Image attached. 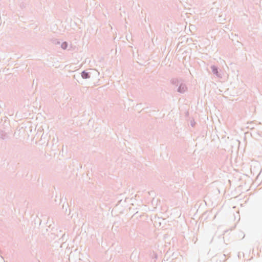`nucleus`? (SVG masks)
Returning a JSON list of instances; mask_svg holds the SVG:
<instances>
[{
    "label": "nucleus",
    "instance_id": "nucleus-10",
    "mask_svg": "<svg viewBox=\"0 0 262 262\" xmlns=\"http://www.w3.org/2000/svg\"><path fill=\"white\" fill-rule=\"evenodd\" d=\"M122 199H120L118 201V203L119 204H121V202H122Z\"/></svg>",
    "mask_w": 262,
    "mask_h": 262
},
{
    "label": "nucleus",
    "instance_id": "nucleus-14",
    "mask_svg": "<svg viewBox=\"0 0 262 262\" xmlns=\"http://www.w3.org/2000/svg\"><path fill=\"white\" fill-rule=\"evenodd\" d=\"M17 134H18V135L19 136V134H20V131L19 132H17Z\"/></svg>",
    "mask_w": 262,
    "mask_h": 262
},
{
    "label": "nucleus",
    "instance_id": "nucleus-7",
    "mask_svg": "<svg viewBox=\"0 0 262 262\" xmlns=\"http://www.w3.org/2000/svg\"><path fill=\"white\" fill-rule=\"evenodd\" d=\"M68 43L66 41L63 42L61 45V47L64 50L68 48Z\"/></svg>",
    "mask_w": 262,
    "mask_h": 262
},
{
    "label": "nucleus",
    "instance_id": "nucleus-11",
    "mask_svg": "<svg viewBox=\"0 0 262 262\" xmlns=\"http://www.w3.org/2000/svg\"><path fill=\"white\" fill-rule=\"evenodd\" d=\"M56 44H60V42L59 41H57V43H56Z\"/></svg>",
    "mask_w": 262,
    "mask_h": 262
},
{
    "label": "nucleus",
    "instance_id": "nucleus-2",
    "mask_svg": "<svg viewBox=\"0 0 262 262\" xmlns=\"http://www.w3.org/2000/svg\"><path fill=\"white\" fill-rule=\"evenodd\" d=\"M187 90V86L185 84L180 83L178 85L177 91L181 94L184 93Z\"/></svg>",
    "mask_w": 262,
    "mask_h": 262
},
{
    "label": "nucleus",
    "instance_id": "nucleus-4",
    "mask_svg": "<svg viewBox=\"0 0 262 262\" xmlns=\"http://www.w3.org/2000/svg\"><path fill=\"white\" fill-rule=\"evenodd\" d=\"M69 207V205L68 203L66 204L62 205V210L64 212L65 214L67 215H69L70 214L71 210L69 209V212L68 211V208Z\"/></svg>",
    "mask_w": 262,
    "mask_h": 262
},
{
    "label": "nucleus",
    "instance_id": "nucleus-5",
    "mask_svg": "<svg viewBox=\"0 0 262 262\" xmlns=\"http://www.w3.org/2000/svg\"><path fill=\"white\" fill-rule=\"evenodd\" d=\"M8 137L9 136L6 133L2 130H0V138L2 139L3 140H5L8 138Z\"/></svg>",
    "mask_w": 262,
    "mask_h": 262
},
{
    "label": "nucleus",
    "instance_id": "nucleus-13",
    "mask_svg": "<svg viewBox=\"0 0 262 262\" xmlns=\"http://www.w3.org/2000/svg\"><path fill=\"white\" fill-rule=\"evenodd\" d=\"M74 78L75 79H76V75H74Z\"/></svg>",
    "mask_w": 262,
    "mask_h": 262
},
{
    "label": "nucleus",
    "instance_id": "nucleus-9",
    "mask_svg": "<svg viewBox=\"0 0 262 262\" xmlns=\"http://www.w3.org/2000/svg\"><path fill=\"white\" fill-rule=\"evenodd\" d=\"M194 124H195V122H191V125L192 126H194Z\"/></svg>",
    "mask_w": 262,
    "mask_h": 262
},
{
    "label": "nucleus",
    "instance_id": "nucleus-8",
    "mask_svg": "<svg viewBox=\"0 0 262 262\" xmlns=\"http://www.w3.org/2000/svg\"><path fill=\"white\" fill-rule=\"evenodd\" d=\"M20 129H19V130H17L16 131H15V133H14V136H15V137H16V138H18V135H17V132H19V131H20Z\"/></svg>",
    "mask_w": 262,
    "mask_h": 262
},
{
    "label": "nucleus",
    "instance_id": "nucleus-3",
    "mask_svg": "<svg viewBox=\"0 0 262 262\" xmlns=\"http://www.w3.org/2000/svg\"><path fill=\"white\" fill-rule=\"evenodd\" d=\"M211 69L212 71V72L213 73L214 75H216L218 77H221L222 75L220 74V72L219 71L218 68L212 65L211 66Z\"/></svg>",
    "mask_w": 262,
    "mask_h": 262
},
{
    "label": "nucleus",
    "instance_id": "nucleus-12",
    "mask_svg": "<svg viewBox=\"0 0 262 262\" xmlns=\"http://www.w3.org/2000/svg\"><path fill=\"white\" fill-rule=\"evenodd\" d=\"M43 136V134L41 135V140H42V139Z\"/></svg>",
    "mask_w": 262,
    "mask_h": 262
},
{
    "label": "nucleus",
    "instance_id": "nucleus-6",
    "mask_svg": "<svg viewBox=\"0 0 262 262\" xmlns=\"http://www.w3.org/2000/svg\"><path fill=\"white\" fill-rule=\"evenodd\" d=\"M170 82L172 85H175L176 87L178 86L180 84L179 81L177 78H172L170 80Z\"/></svg>",
    "mask_w": 262,
    "mask_h": 262
},
{
    "label": "nucleus",
    "instance_id": "nucleus-1",
    "mask_svg": "<svg viewBox=\"0 0 262 262\" xmlns=\"http://www.w3.org/2000/svg\"><path fill=\"white\" fill-rule=\"evenodd\" d=\"M99 75V73L97 70L92 69L84 70L81 73V78L85 79H94L95 77L97 78Z\"/></svg>",
    "mask_w": 262,
    "mask_h": 262
}]
</instances>
